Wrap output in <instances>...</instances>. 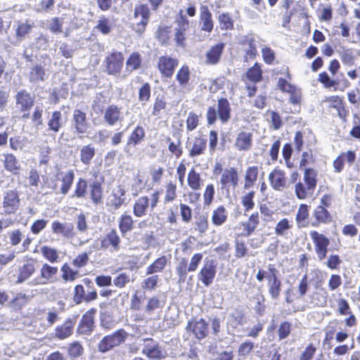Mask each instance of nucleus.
I'll use <instances>...</instances> for the list:
<instances>
[{"mask_svg": "<svg viewBox=\"0 0 360 360\" xmlns=\"http://www.w3.org/2000/svg\"><path fill=\"white\" fill-rule=\"evenodd\" d=\"M271 186L274 190L282 191L286 186L285 172L281 169H275L269 175Z\"/></svg>", "mask_w": 360, "mask_h": 360, "instance_id": "19", "label": "nucleus"}, {"mask_svg": "<svg viewBox=\"0 0 360 360\" xmlns=\"http://www.w3.org/2000/svg\"><path fill=\"white\" fill-rule=\"evenodd\" d=\"M103 119L110 126L121 122L123 117L120 108L115 105H109L105 110Z\"/></svg>", "mask_w": 360, "mask_h": 360, "instance_id": "21", "label": "nucleus"}, {"mask_svg": "<svg viewBox=\"0 0 360 360\" xmlns=\"http://www.w3.org/2000/svg\"><path fill=\"white\" fill-rule=\"evenodd\" d=\"M100 248L103 250H108L110 252H117L120 249L121 239L117 231L111 230L104 236L99 238Z\"/></svg>", "mask_w": 360, "mask_h": 360, "instance_id": "9", "label": "nucleus"}, {"mask_svg": "<svg viewBox=\"0 0 360 360\" xmlns=\"http://www.w3.org/2000/svg\"><path fill=\"white\" fill-rule=\"evenodd\" d=\"M309 207L305 204H301L298 208L295 221L299 229L308 226L309 222Z\"/></svg>", "mask_w": 360, "mask_h": 360, "instance_id": "30", "label": "nucleus"}, {"mask_svg": "<svg viewBox=\"0 0 360 360\" xmlns=\"http://www.w3.org/2000/svg\"><path fill=\"white\" fill-rule=\"evenodd\" d=\"M254 196L255 192L250 191L242 197L241 203L245 208V212H248L255 207V202L253 201Z\"/></svg>", "mask_w": 360, "mask_h": 360, "instance_id": "55", "label": "nucleus"}, {"mask_svg": "<svg viewBox=\"0 0 360 360\" xmlns=\"http://www.w3.org/2000/svg\"><path fill=\"white\" fill-rule=\"evenodd\" d=\"M316 172L313 169H305L304 174V181L309 189L314 190L316 186Z\"/></svg>", "mask_w": 360, "mask_h": 360, "instance_id": "47", "label": "nucleus"}, {"mask_svg": "<svg viewBox=\"0 0 360 360\" xmlns=\"http://www.w3.org/2000/svg\"><path fill=\"white\" fill-rule=\"evenodd\" d=\"M10 147L14 150H22L25 147V139L20 136L11 137L9 139Z\"/></svg>", "mask_w": 360, "mask_h": 360, "instance_id": "60", "label": "nucleus"}, {"mask_svg": "<svg viewBox=\"0 0 360 360\" xmlns=\"http://www.w3.org/2000/svg\"><path fill=\"white\" fill-rule=\"evenodd\" d=\"M314 191L312 189H309L307 186L305 187L301 182H299L295 185V194L299 199H305L309 194H311Z\"/></svg>", "mask_w": 360, "mask_h": 360, "instance_id": "58", "label": "nucleus"}, {"mask_svg": "<svg viewBox=\"0 0 360 360\" xmlns=\"http://www.w3.org/2000/svg\"><path fill=\"white\" fill-rule=\"evenodd\" d=\"M176 77L179 83V85L181 87H185L187 85L190 77V71L188 67L186 65L182 66L178 71Z\"/></svg>", "mask_w": 360, "mask_h": 360, "instance_id": "50", "label": "nucleus"}, {"mask_svg": "<svg viewBox=\"0 0 360 360\" xmlns=\"http://www.w3.org/2000/svg\"><path fill=\"white\" fill-rule=\"evenodd\" d=\"M240 44L245 52V60L253 59L257 55L256 43L252 35L243 36L240 39Z\"/></svg>", "mask_w": 360, "mask_h": 360, "instance_id": "20", "label": "nucleus"}, {"mask_svg": "<svg viewBox=\"0 0 360 360\" xmlns=\"http://www.w3.org/2000/svg\"><path fill=\"white\" fill-rule=\"evenodd\" d=\"M75 324V318L68 319L62 325L56 327V337L59 339H65L70 336L73 332L74 326Z\"/></svg>", "mask_w": 360, "mask_h": 360, "instance_id": "26", "label": "nucleus"}, {"mask_svg": "<svg viewBox=\"0 0 360 360\" xmlns=\"http://www.w3.org/2000/svg\"><path fill=\"white\" fill-rule=\"evenodd\" d=\"M141 65V57L138 52L132 53L126 62V71L129 74L138 70Z\"/></svg>", "mask_w": 360, "mask_h": 360, "instance_id": "40", "label": "nucleus"}, {"mask_svg": "<svg viewBox=\"0 0 360 360\" xmlns=\"http://www.w3.org/2000/svg\"><path fill=\"white\" fill-rule=\"evenodd\" d=\"M292 226V222L287 218H283L276 224L275 226V233L278 236H285Z\"/></svg>", "mask_w": 360, "mask_h": 360, "instance_id": "45", "label": "nucleus"}, {"mask_svg": "<svg viewBox=\"0 0 360 360\" xmlns=\"http://www.w3.org/2000/svg\"><path fill=\"white\" fill-rule=\"evenodd\" d=\"M24 264L18 268L16 283H22L29 279L35 272V262L32 258L24 257Z\"/></svg>", "mask_w": 360, "mask_h": 360, "instance_id": "13", "label": "nucleus"}, {"mask_svg": "<svg viewBox=\"0 0 360 360\" xmlns=\"http://www.w3.org/2000/svg\"><path fill=\"white\" fill-rule=\"evenodd\" d=\"M112 198L110 199L112 205H114L115 208L120 207L125 201L124 188L121 185L115 187L112 190Z\"/></svg>", "mask_w": 360, "mask_h": 360, "instance_id": "34", "label": "nucleus"}, {"mask_svg": "<svg viewBox=\"0 0 360 360\" xmlns=\"http://www.w3.org/2000/svg\"><path fill=\"white\" fill-rule=\"evenodd\" d=\"M315 221L311 223L313 226H318L320 224H327L331 221L329 212L322 205L317 206L313 212Z\"/></svg>", "mask_w": 360, "mask_h": 360, "instance_id": "24", "label": "nucleus"}, {"mask_svg": "<svg viewBox=\"0 0 360 360\" xmlns=\"http://www.w3.org/2000/svg\"><path fill=\"white\" fill-rule=\"evenodd\" d=\"M128 333L124 329H119L113 333L103 337L98 343V348L101 352H106L125 342Z\"/></svg>", "mask_w": 360, "mask_h": 360, "instance_id": "3", "label": "nucleus"}, {"mask_svg": "<svg viewBox=\"0 0 360 360\" xmlns=\"http://www.w3.org/2000/svg\"><path fill=\"white\" fill-rule=\"evenodd\" d=\"M227 219V211L222 205L215 209L212 215V222L215 226L222 225Z\"/></svg>", "mask_w": 360, "mask_h": 360, "instance_id": "41", "label": "nucleus"}, {"mask_svg": "<svg viewBox=\"0 0 360 360\" xmlns=\"http://www.w3.org/2000/svg\"><path fill=\"white\" fill-rule=\"evenodd\" d=\"M141 352L151 359L161 360L167 356V352L153 339L144 340Z\"/></svg>", "mask_w": 360, "mask_h": 360, "instance_id": "7", "label": "nucleus"}, {"mask_svg": "<svg viewBox=\"0 0 360 360\" xmlns=\"http://www.w3.org/2000/svg\"><path fill=\"white\" fill-rule=\"evenodd\" d=\"M62 278L65 281H74L78 276L77 270L71 269L68 264H64L61 267Z\"/></svg>", "mask_w": 360, "mask_h": 360, "instance_id": "49", "label": "nucleus"}, {"mask_svg": "<svg viewBox=\"0 0 360 360\" xmlns=\"http://www.w3.org/2000/svg\"><path fill=\"white\" fill-rule=\"evenodd\" d=\"M130 281L129 275L127 273L120 274L117 276H116L113 280L114 285L119 288H124L128 283Z\"/></svg>", "mask_w": 360, "mask_h": 360, "instance_id": "63", "label": "nucleus"}, {"mask_svg": "<svg viewBox=\"0 0 360 360\" xmlns=\"http://www.w3.org/2000/svg\"><path fill=\"white\" fill-rule=\"evenodd\" d=\"M179 65V60L175 57L162 56L158 58L157 67L162 77L171 78L176 68Z\"/></svg>", "mask_w": 360, "mask_h": 360, "instance_id": "8", "label": "nucleus"}, {"mask_svg": "<svg viewBox=\"0 0 360 360\" xmlns=\"http://www.w3.org/2000/svg\"><path fill=\"white\" fill-rule=\"evenodd\" d=\"M58 180L62 181L60 193L63 195H66L68 193L73 183V180L75 178L74 172L70 169L67 172H60L58 174Z\"/></svg>", "mask_w": 360, "mask_h": 360, "instance_id": "28", "label": "nucleus"}, {"mask_svg": "<svg viewBox=\"0 0 360 360\" xmlns=\"http://www.w3.org/2000/svg\"><path fill=\"white\" fill-rule=\"evenodd\" d=\"M15 107L21 112L30 110L34 105V96L25 89H21L15 96Z\"/></svg>", "mask_w": 360, "mask_h": 360, "instance_id": "15", "label": "nucleus"}, {"mask_svg": "<svg viewBox=\"0 0 360 360\" xmlns=\"http://www.w3.org/2000/svg\"><path fill=\"white\" fill-rule=\"evenodd\" d=\"M217 116L222 123L227 122L231 117V108L227 99L220 98L217 103V110L214 107H210L207 112V120L210 124H212L217 120Z\"/></svg>", "mask_w": 360, "mask_h": 360, "instance_id": "1", "label": "nucleus"}, {"mask_svg": "<svg viewBox=\"0 0 360 360\" xmlns=\"http://www.w3.org/2000/svg\"><path fill=\"white\" fill-rule=\"evenodd\" d=\"M217 262L214 259L206 258L203 266L200 270L198 278L205 286H210L214 281L216 276Z\"/></svg>", "mask_w": 360, "mask_h": 360, "instance_id": "5", "label": "nucleus"}, {"mask_svg": "<svg viewBox=\"0 0 360 360\" xmlns=\"http://www.w3.org/2000/svg\"><path fill=\"white\" fill-rule=\"evenodd\" d=\"M253 342L250 341H245L240 345L238 349V356L242 358L246 357L254 348Z\"/></svg>", "mask_w": 360, "mask_h": 360, "instance_id": "59", "label": "nucleus"}, {"mask_svg": "<svg viewBox=\"0 0 360 360\" xmlns=\"http://www.w3.org/2000/svg\"><path fill=\"white\" fill-rule=\"evenodd\" d=\"M134 227V220L131 215L124 214L119 221V228L123 235L129 232Z\"/></svg>", "mask_w": 360, "mask_h": 360, "instance_id": "44", "label": "nucleus"}, {"mask_svg": "<svg viewBox=\"0 0 360 360\" xmlns=\"http://www.w3.org/2000/svg\"><path fill=\"white\" fill-rule=\"evenodd\" d=\"M96 28L103 34H108L111 31L112 23L108 18L102 16L98 21Z\"/></svg>", "mask_w": 360, "mask_h": 360, "instance_id": "53", "label": "nucleus"}, {"mask_svg": "<svg viewBox=\"0 0 360 360\" xmlns=\"http://www.w3.org/2000/svg\"><path fill=\"white\" fill-rule=\"evenodd\" d=\"M150 13L147 5L141 4L135 7L134 17L137 20V22L134 25V29L136 32L141 33L144 31L149 21Z\"/></svg>", "mask_w": 360, "mask_h": 360, "instance_id": "10", "label": "nucleus"}, {"mask_svg": "<svg viewBox=\"0 0 360 360\" xmlns=\"http://www.w3.org/2000/svg\"><path fill=\"white\" fill-rule=\"evenodd\" d=\"M96 153L91 144L83 146L80 150V160L85 165H89Z\"/></svg>", "mask_w": 360, "mask_h": 360, "instance_id": "36", "label": "nucleus"}, {"mask_svg": "<svg viewBox=\"0 0 360 360\" xmlns=\"http://www.w3.org/2000/svg\"><path fill=\"white\" fill-rule=\"evenodd\" d=\"M124 56L121 52H111L105 58L106 68L108 74L118 75L123 66Z\"/></svg>", "mask_w": 360, "mask_h": 360, "instance_id": "11", "label": "nucleus"}, {"mask_svg": "<svg viewBox=\"0 0 360 360\" xmlns=\"http://www.w3.org/2000/svg\"><path fill=\"white\" fill-rule=\"evenodd\" d=\"M62 126L63 120L61 112L60 111L53 112L48 121L49 130L57 133Z\"/></svg>", "mask_w": 360, "mask_h": 360, "instance_id": "37", "label": "nucleus"}, {"mask_svg": "<svg viewBox=\"0 0 360 360\" xmlns=\"http://www.w3.org/2000/svg\"><path fill=\"white\" fill-rule=\"evenodd\" d=\"M239 174L235 167L226 168L221 170L219 184L221 189L229 193L238 186Z\"/></svg>", "mask_w": 360, "mask_h": 360, "instance_id": "4", "label": "nucleus"}, {"mask_svg": "<svg viewBox=\"0 0 360 360\" xmlns=\"http://www.w3.org/2000/svg\"><path fill=\"white\" fill-rule=\"evenodd\" d=\"M91 198L96 204H98L101 200L102 188L101 184L98 182L94 183L91 186Z\"/></svg>", "mask_w": 360, "mask_h": 360, "instance_id": "57", "label": "nucleus"}, {"mask_svg": "<svg viewBox=\"0 0 360 360\" xmlns=\"http://www.w3.org/2000/svg\"><path fill=\"white\" fill-rule=\"evenodd\" d=\"M247 77L255 82L260 81L262 79V70L260 66L255 63V65L250 68L246 73Z\"/></svg>", "mask_w": 360, "mask_h": 360, "instance_id": "54", "label": "nucleus"}, {"mask_svg": "<svg viewBox=\"0 0 360 360\" xmlns=\"http://www.w3.org/2000/svg\"><path fill=\"white\" fill-rule=\"evenodd\" d=\"M259 223V213L255 212L252 213L248 220L243 224V231H245V235L247 236H250L256 229L258 224Z\"/></svg>", "mask_w": 360, "mask_h": 360, "instance_id": "35", "label": "nucleus"}, {"mask_svg": "<svg viewBox=\"0 0 360 360\" xmlns=\"http://www.w3.org/2000/svg\"><path fill=\"white\" fill-rule=\"evenodd\" d=\"M43 108L41 106L37 105L34 108V111L32 115V121L35 126L37 129L41 127L43 124L42 121Z\"/></svg>", "mask_w": 360, "mask_h": 360, "instance_id": "56", "label": "nucleus"}, {"mask_svg": "<svg viewBox=\"0 0 360 360\" xmlns=\"http://www.w3.org/2000/svg\"><path fill=\"white\" fill-rule=\"evenodd\" d=\"M46 77V70L41 65H34L29 73V79L31 82L44 81Z\"/></svg>", "mask_w": 360, "mask_h": 360, "instance_id": "38", "label": "nucleus"}, {"mask_svg": "<svg viewBox=\"0 0 360 360\" xmlns=\"http://www.w3.org/2000/svg\"><path fill=\"white\" fill-rule=\"evenodd\" d=\"M235 146L238 150H248L252 146V134L248 131L240 132L236 137Z\"/></svg>", "mask_w": 360, "mask_h": 360, "instance_id": "29", "label": "nucleus"}, {"mask_svg": "<svg viewBox=\"0 0 360 360\" xmlns=\"http://www.w3.org/2000/svg\"><path fill=\"white\" fill-rule=\"evenodd\" d=\"M188 262L186 259L182 258L176 266V272L178 275V283H184L187 277Z\"/></svg>", "mask_w": 360, "mask_h": 360, "instance_id": "46", "label": "nucleus"}, {"mask_svg": "<svg viewBox=\"0 0 360 360\" xmlns=\"http://www.w3.org/2000/svg\"><path fill=\"white\" fill-rule=\"evenodd\" d=\"M151 276H149L142 281L141 287L144 290H153L158 286V283L160 281L159 276L151 274Z\"/></svg>", "mask_w": 360, "mask_h": 360, "instance_id": "51", "label": "nucleus"}, {"mask_svg": "<svg viewBox=\"0 0 360 360\" xmlns=\"http://www.w3.org/2000/svg\"><path fill=\"white\" fill-rule=\"evenodd\" d=\"M282 283L277 276V270L271 268V275L267 281L268 292L274 300H277L281 292Z\"/></svg>", "mask_w": 360, "mask_h": 360, "instance_id": "14", "label": "nucleus"}, {"mask_svg": "<svg viewBox=\"0 0 360 360\" xmlns=\"http://www.w3.org/2000/svg\"><path fill=\"white\" fill-rule=\"evenodd\" d=\"M19 205L20 198L15 191H8L5 193L2 202V206L5 213H15L18 210Z\"/></svg>", "mask_w": 360, "mask_h": 360, "instance_id": "16", "label": "nucleus"}, {"mask_svg": "<svg viewBox=\"0 0 360 360\" xmlns=\"http://www.w3.org/2000/svg\"><path fill=\"white\" fill-rule=\"evenodd\" d=\"M206 144L207 140L201 137L195 138L190 150V155L193 157L203 153L206 148Z\"/></svg>", "mask_w": 360, "mask_h": 360, "instance_id": "43", "label": "nucleus"}, {"mask_svg": "<svg viewBox=\"0 0 360 360\" xmlns=\"http://www.w3.org/2000/svg\"><path fill=\"white\" fill-rule=\"evenodd\" d=\"M219 27L221 30H231L233 27V20L229 14L223 13L219 16Z\"/></svg>", "mask_w": 360, "mask_h": 360, "instance_id": "62", "label": "nucleus"}, {"mask_svg": "<svg viewBox=\"0 0 360 360\" xmlns=\"http://www.w3.org/2000/svg\"><path fill=\"white\" fill-rule=\"evenodd\" d=\"M342 263V259L338 255H330L327 259L326 266L331 270L338 269Z\"/></svg>", "mask_w": 360, "mask_h": 360, "instance_id": "64", "label": "nucleus"}, {"mask_svg": "<svg viewBox=\"0 0 360 360\" xmlns=\"http://www.w3.org/2000/svg\"><path fill=\"white\" fill-rule=\"evenodd\" d=\"M41 252L43 257L51 263L57 262L59 258L58 251L49 246H42L41 248Z\"/></svg>", "mask_w": 360, "mask_h": 360, "instance_id": "48", "label": "nucleus"}, {"mask_svg": "<svg viewBox=\"0 0 360 360\" xmlns=\"http://www.w3.org/2000/svg\"><path fill=\"white\" fill-rule=\"evenodd\" d=\"M159 201V193L153 192L150 198L141 196L136 199L133 207V213L137 217H143L147 214L149 208L153 210Z\"/></svg>", "mask_w": 360, "mask_h": 360, "instance_id": "2", "label": "nucleus"}, {"mask_svg": "<svg viewBox=\"0 0 360 360\" xmlns=\"http://www.w3.org/2000/svg\"><path fill=\"white\" fill-rule=\"evenodd\" d=\"M266 115L274 129H279L282 127V120L278 112L268 111Z\"/></svg>", "mask_w": 360, "mask_h": 360, "instance_id": "61", "label": "nucleus"}, {"mask_svg": "<svg viewBox=\"0 0 360 360\" xmlns=\"http://www.w3.org/2000/svg\"><path fill=\"white\" fill-rule=\"evenodd\" d=\"M34 27V22L30 20H19L17 22L15 28V37L18 42L24 40L27 34H29Z\"/></svg>", "mask_w": 360, "mask_h": 360, "instance_id": "23", "label": "nucleus"}, {"mask_svg": "<svg viewBox=\"0 0 360 360\" xmlns=\"http://www.w3.org/2000/svg\"><path fill=\"white\" fill-rule=\"evenodd\" d=\"M309 236L314 244V250L318 259L322 261L326 257L330 240L325 235L316 231H310Z\"/></svg>", "mask_w": 360, "mask_h": 360, "instance_id": "6", "label": "nucleus"}, {"mask_svg": "<svg viewBox=\"0 0 360 360\" xmlns=\"http://www.w3.org/2000/svg\"><path fill=\"white\" fill-rule=\"evenodd\" d=\"M51 229L54 233L68 237L72 231L73 226L71 224H62L58 221H54L51 224Z\"/></svg>", "mask_w": 360, "mask_h": 360, "instance_id": "39", "label": "nucleus"}, {"mask_svg": "<svg viewBox=\"0 0 360 360\" xmlns=\"http://www.w3.org/2000/svg\"><path fill=\"white\" fill-rule=\"evenodd\" d=\"M8 238L13 246L19 245L24 238V234L20 229H13L8 232Z\"/></svg>", "mask_w": 360, "mask_h": 360, "instance_id": "52", "label": "nucleus"}, {"mask_svg": "<svg viewBox=\"0 0 360 360\" xmlns=\"http://www.w3.org/2000/svg\"><path fill=\"white\" fill-rule=\"evenodd\" d=\"M188 185L195 191L200 190L202 186V180L200 175L194 168H192L188 174Z\"/></svg>", "mask_w": 360, "mask_h": 360, "instance_id": "42", "label": "nucleus"}, {"mask_svg": "<svg viewBox=\"0 0 360 360\" xmlns=\"http://www.w3.org/2000/svg\"><path fill=\"white\" fill-rule=\"evenodd\" d=\"M94 327V318L91 312L84 314L80 321L77 330L81 334H89Z\"/></svg>", "mask_w": 360, "mask_h": 360, "instance_id": "31", "label": "nucleus"}, {"mask_svg": "<svg viewBox=\"0 0 360 360\" xmlns=\"http://www.w3.org/2000/svg\"><path fill=\"white\" fill-rule=\"evenodd\" d=\"M168 261L169 259L166 256H162L156 259L153 263L146 268V274L150 275L162 272L165 269Z\"/></svg>", "mask_w": 360, "mask_h": 360, "instance_id": "33", "label": "nucleus"}, {"mask_svg": "<svg viewBox=\"0 0 360 360\" xmlns=\"http://www.w3.org/2000/svg\"><path fill=\"white\" fill-rule=\"evenodd\" d=\"M186 330L193 332L198 339L201 340L208 334V325L203 319H193L188 321Z\"/></svg>", "mask_w": 360, "mask_h": 360, "instance_id": "17", "label": "nucleus"}, {"mask_svg": "<svg viewBox=\"0 0 360 360\" xmlns=\"http://www.w3.org/2000/svg\"><path fill=\"white\" fill-rule=\"evenodd\" d=\"M200 24L202 31L210 33L214 27V22L212 18V13L207 6L200 8Z\"/></svg>", "mask_w": 360, "mask_h": 360, "instance_id": "22", "label": "nucleus"}, {"mask_svg": "<svg viewBox=\"0 0 360 360\" xmlns=\"http://www.w3.org/2000/svg\"><path fill=\"white\" fill-rule=\"evenodd\" d=\"M58 274V268L48 264L42 265L40 269V277L33 279L31 285H43L48 283H53Z\"/></svg>", "mask_w": 360, "mask_h": 360, "instance_id": "12", "label": "nucleus"}, {"mask_svg": "<svg viewBox=\"0 0 360 360\" xmlns=\"http://www.w3.org/2000/svg\"><path fill=\"white\" fill-rule=\"evenodd\" d=\"M224 48V43H219L212 46L206 53L205 63L209 65H215L218 63L220 60Z\"/></svg>", "mask_w": 360, "mask_h": 360, "instance_id": "25", "label": "nucleus"}, {"mask_svg": "<svg viewBox=\"0 0 360 360\" xmlns=\"http://www.w3.org/2000/svg\"><path fill=\"white\" fill-rule=\"evenodd\" d=\"M4 168L14 174H18L20 170V164L16 157L12 153H6L4 155Z\"/></svg>", "mask_w": 360, "mask_h": 360, "instance_id": "32", "label": "nucleus"}, {"mask_svg": "<svg viewBox=\"0 0 360 360\" xmlns=\"http://www.w3.org/2000/svg\"><path fill=\"white\" fill-rule=\"evenodd\" d=\"M145 137V131L142 127L137 126L129 136L127 145L125 146L124 150L127 153H129L130 146H135L143 139Z\"/></svg>", "mask_w": 360, "mask_h": 360, "instance_id": "27", "label": "nucleus"}, {"mask_svg": "<svg viewBox=\"0 0 360 360\" xmlns=\"http://www.w3.org/2000/svg\"><path fill=\"white\" fill-rule=\"evenodd\" d=\"M72 124L77 133L85 134L89 128L86 112L80 109H75L73 111Z\"/></svg>", "mask_w": 360, "mask_h": 360, "instance_id": "18", "label": "nucleus"}]
</instances>
